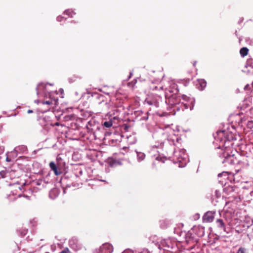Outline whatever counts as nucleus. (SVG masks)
I'll list each match as a JSON object with an SVG mask.
<instances>
[{
    "label": "nucleus",
    "mask_w": 253,
    "mask_h": 253,
    "mask_svg": "<svg viewBox=\"0 0 253 253\" xmlns=\"http://www.w3.org/2000/svg\"><path fill=\"white\" fill-rule=\"evenodd\" d=\"M238 160L236 157L234 156V155H228L225 157V159L222 163L225 164V165H227V164L235 165L238 163Z\"/></svg>",
    "instance_id": "obj_1"
},
{
    "label": "nucleus",
    "mask_w": 253,
    "mask_h": 253,
    "mask_svg": "<svg viewBox=\"0 0 253 253\" xmlns=\"http://www.w3.org/2000/svg\"><path fill=\"white\" fill-rule=\"evenodd\" d=\"M113 251V247L109 243H105L103 244L100 248V253H112Z\"/></svg>",
    "instance_id": "obj_2"
},
{
    "label": "nucleus",
    "mask_w": 253,
    "mask_h": 253,
    "mask_svg": "<svg viewBox=\"0 0 253 253\" xmlns=\"http://www.w3.org/2000/svg\"><path fill=\"white\" fill-rule=\"evenodd\" d=\"M214 218V212L211 211L207 212L203 217V220L204 222H211Z\"/></svg>",
    "instance_id": "obj_3"
},
{
    "label": "nucleus",
    "mask_w": 253,
    "mask_h": 253,
    "mask_svg": "<svg viewBox=\"0 0 253 253\" xmlns=\"http://www.w3.org/2000/svg\"><path fill=\"white\" fill-rule=\"evenodd\" d=\"M49 167L51 169L54 171V173L56 175H59L62 173L61 170H58L56 165L53 162H51L49 163Z\"/></svg>",
    "instance_id": "obj_4"
},
{
    "label": "nucleus",
    "mask_w": 253,
    "mask_h": 253,
    "mask_svg": "<svg viewBox=\"0 0 253 253\" xmlns=\"http://www.w3.org/2000/svg\"><path fill=\"white\" fill-rule=\"evenodd\" d=\"M249 52V49L247 47H242L240 50V53L243 57L247 56Z\"/></svg>",
    "instance_id": "obj_5"
},
{
    "label": "nucleus",
    "mask_w": 253,
    "mask_h": 253,
    "mask_svg": "<svg viewBox=\"0 0 253 253\" xmlns=\"http://www.w3.org/2000/svg\"><path fill=\"white\" fill-rule=\"evenodd\" d=\"M216 222L218 224L219 227L223 229L225 231V225L222 219H218L216 220Z\"/></svg>",
    "instance_id": "obj_6"
},
{
    "label": "nucleus",
    "mask_w": 253,
    "mask_h": 253,
    "mask_svg": "<svg viewBox=\"0 0 253 253\" xmlns=\"http://www.w3.org/2000/svg\"><path fill=\"white\" fill-rule=\"evenodd\" d=\"M64 14L67 15L69 17H73L75 13L72 9H68L64 11Z\"/></svg>",
    "instance_id": "obj_7"
},
{
    "label": "nucleus",
    "mask_w": 253,
    "mask_h": 253,
    "mask_svg": "<svg viewBox=\"0 0 253 253\" xmlns=\"http://www.w3.org/2000/svg\"><path fill=\"white\" fill-rule=\"evenodd\" d=\"M198 82L201 86V89H204L207 85L206 82L204 80H200Z\"/></svg>",
    "instance_id": "obj_8"
},
{
    "label": "nucleus",
    "mask_w": 253,
    "mask_h": 253,
    "mask_svg": "<svg viewBox=\"0 0 253 253\" xmlns=\"http://www.w3.org/2000/svg\"><path fill=\"white\" fill-rule=\"evenodd\" d=\"M137 157L139 161H143L145 158V155L142 152H137Z\"/></svg>",
    "instance_id": "obj_9"
},
{
    "label": "nucleus",
    "mask_w": 253,
    "mask_h": 253,
    "mask_svg": "<svg viewBox=\"0 0 253 253\" xmlns=\"http://www.w3.org/2000/svg\"><path fill=\"white\" fill-rule=\"evenodd\" d=\"M10 173L11 172H8L6 171L2 170L0 171V175H1L2 178H4L8 176H10Z\"/></svg>",
    "instance_id": "obj_10"
},
{
    "label": "nucleus",
    "mask_w": 253,
    "mask_h": 253,
    "mask_svg": "<svg viewBox=\"0 0 253 253\" xmlns=\"http://www.w3.org/2000/svg\"><path fill=\"white\" fill-rule=\"evenodd\" d=\"M160 89H162V86H156L154 84H152L150 86V89L152 91L157 90Z\"/></svg>",
    "instance_id": "obj_11"
},
{
    "label": "nucleus",
    "mask_w": 253,
    "mask_h": 253,
    "mask_svg": "<svg viewBox=\"0 0 253 253\" xmlns=\"http://www.w3.org/2000/svg\"><path fill=\"white\" fill-rule=\"evenodd\" d=\"M113 125V123H112V121H107V122H105L104 123H103V126L106 127H107V128H109V127H110L111 126H112Z\"/></svg>",
    "instance_id": "obj_12"
},
{
    "label": "nucleus",
    "mask_w": 253,
    "mask_h": 253,
    "mask_svg": "<svg viewBox=\"0 0 253 253\" xmlns=\"http://www.w3.org/2000/svg\"><path fill=\"white\" fill-rule=\"evenodd\" d=\"M117 163L116 160L113 159H109V164L111 167L114 166Z\"/></svg>",
    "instance_id": "obj_13"
},
{
    "label": "nucleus",
    "mask_w": 253,
    "mask_h": 253,
    "mask_svg": "<svg viewBox=\"0 0 253 253\" xmlns=\"http://www.w3.org/2000/svg\"><path fill=\"white\" fill-rule=\"evenodd\" d=\"M247 126L249 128H252L253 127V121H249L247 123Z\"/></svg>",
    "instance_id": "obj_14"
},
{
    "label": "nucleus",
    "mask_w": 253,
    "mask_h": 253,
    "mask_svg": "<svg viewBox=\"0 0 253 253\" xmlns=\"http://www.w3.org/2000/svg\"><path fill=\"white\" fill-rule=\"evenodd\" d=\"M245 249L243 248H240L237 253H245Z\"/></svg>",
    "instance_id": "obj_15"
},
{
    "label": "nucleus",
    "mask_w": 253,
    "mask_h": 253,
    "mask_svg": "<svg viewBox=\"0 0 253 253\" xmlns=\"http://www.w3.org/2000/svg\"><path fill=\"white\" fill-rule=\"evenodd\" d=\"M59 253H72L68 248H66Z\"/></svg>",
    "instance_id": "obj_16"
},
{
    "label": "nucleus",
    "mask_w": 253,
    "mask_h": 253,
    "mask_svg": "<svg viewBox=\"0 0 253 253\" xmlns=\"http://www.w3.org/2000/svg\"><path fill=\"white\" fill-rule=\"evenodd\" d=\"M44 104L50 105L52 104V101L50 100L45 101L43 102Z\"/></svg>",
    "instance_id": "obj_17"
},
{
    "label": "nucleus",
    "mask_w": 253,
    "mask_h": 253,
    "mask_svg": "<svg viewBox=\"0 0 253 253\" xmlns=\"http://www.w3.org/2000/svg\"><path fill=\"white\" fill-rule=\"evenodd\" d=\"M4 152V148L0 147V154L3 153Z\"/></svg>",
    "instance_id": "obj_18"
},
{
    "label": "nucleus",
    "mask_w": 253,
    "mask_h": 253,
    "mask_svg": "<svg viewBox=\"0 0 253 253\" xmlns=\"http://www.w3.org/2000/svg\"><path fill=\"white\" fill-rule=\"evenodd\" d=\"M62 18H63V17H61V16H58V17H57V20H58V21H61V19H62Z\"/></svg>",
    "instance_id": "obj_19"
},
{
    "label": "nucleus",
    "mask_w": 253,
    "mask_h": 253,
    "mask_svg": "<svg viewBox=\"0 0 253 253\" xmlns=\"http://www.w3.org/2000/svg\"><path fill=\"white\" fill-rule=\"evenodd\" d=\"M33 112V111L32 110H29L28 111H27V113H31Z\"/></svg>",
    "instance_id": "obj_20"
},
{
    "label": "nucleus",
    "mask_w": 253,
    "mask_h": 253,
    "mask_svg": "<svg viewBox=\"0 0 253 253\" xmlns=\"http://www.w3.org/2000/svg\"><path fill=\"white\" fill-rule=\"evenodd\" d=\"M6 160L7 162H10V160L8 157L6 158Z\"/></svg>",
    "instance_id": "obj_21"
},
{
    "label": "nucleus",
    "mask_w": 253,
    "mask_h": 253,
    "mask_svg": "<svg viewBox=\"0 0 253 253\" xmlns=\"http://www.w3.org/2000/svg\"><path fill=\"white\" fill-rule=\"evenodd\" d=\"M55 125H56V126H58L59 125V123H55Z\"/></svg>",
    "instance_id": "obj_22"
},
{
    "label": "nucleus",
    "mask_w": 253,
    "mask_h": 253,
    "mask_svg": "<svg viewBox=\"0 0 253 253\" xmlns=\"http://www.w3.org/2000/svg\"><path fill=\"white\" fill-rule=\"evenodd\" d=\"M248 85H247L245 87V89L248 88Z\"/></svg>",
    "instance_id": "obj_23"
},
{
    "label": "nucleus",
    "mask_w": 253,
    "mask_h": 253,
    "mask_svg": "<svg viewBox=\"0 0 253 253\" xmlns=\"http://www.w3.org/2000/svg\"><path fill=\"white\" fill-rule=\"evenodd\" d=\"M166 227H167V226H162V228H166Z\"/></svg>",
    "instance_id": "obj_24"
},
{
    "label": "nucleus",
    "mask_w": 253,
    "mask_h": 253,
    "mask_svg": "<svg viewBox=\"0 0 253 253\" xmlns=\"http://www.w3.org/2000/svg\"><path fill=\"white\" fill-rule=\"evenodd\" d=\"M196 65V62H195L194 63H193V65L195 66Z\"/></svg>",
    "instance_id": "obj_25"
},
{
    "label": "nucleus",
    "mask_w": 253,
    "mask_h": 253,
    "mask_svg": "<svg viewBox=\"0 0 253 253\" xmlns=\"http://www.w3.org/2000/svg\"><path fill=\"white\" fill-rule=\"evenodd\" d=\"M132 75V73H130V76H131ZM130 77V76H129V78Z\"/></svg>",
    "instance_id": "obj_26"
}]
</instances>
